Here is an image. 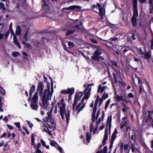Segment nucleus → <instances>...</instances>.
Returning <instances> with one entry per match:
<instances>
[{
	"instance_id": "1",
	"label": "nucleus",
	"mask_w": 153,
	"mask_h": 153,
	"mask_svg": "<svg viewBox=\"0 0 153 153\" xmlns=\"http://www.w3.org/2000/svg\"><path fill=\"white\" fill-rule=\"evenodd\" d=\"M82 23L81 21H79L77 20H75L74 23L71 25L73 29L68 30L66 34V36H68L69 35L74 33L75 31L79 32L82 31V28L80 27V26H82Z\"/></svg>"
},
{
	"instance_id": "2",
	"label": "nucleus",
	"mask_w": 153,
	"mask_h": 153,
	"mask_svg": "<svg viewBox=\"0 0 153 153\" xmlns=\"http://www.w3.org/2000/svg\"><path fill=\"white\" fill-rule=\"evenodd\" d=\"M65 105V104H64L62 105V106H60V114L61 116V118L63 120L64 119V115L65 114L66 119V123L68 124L69 122V121L70 120V111H68L67 113Z\"/></svg>"
},
{
	"instance_id": "3",
	"label": "nucleus",
	"mask_w": 153,
	"mask_h": 153,
	"mask_svg": "<svg viewBox=\"0 0 153 153\" xmlns=\"http://www.w3.org/2000/svg\"><path fill=\"white\" fill-rule=\"evenodd\" d=\"M102 48L96 50L93 55L91 56V59L94 60H96L98 62H99L100 61V59L101 58V56H99L102 54Z\"/></svg>"
},
{
	"instance_id": "4",
	"label": "nucleus",
	"mask_w": 153,
	"mask_h": 153,
	"mask_svg": "<svg viewBox=\"0 0 153 153\" xmlns=\"http://www.w3.org/2000/svg\"><path fill=\"white\" fill-rule=\"evenodd\" d=\"M52 94H50V92L47 91L46 89H45L44 93H42V95L41 97L42 100H49L51 99Z\"/></svg>"
},
{
	"instance_id": "5",
	"label": "nucleus",
	"mask_w": 153,
	"mask_h": 153,
	"mask_svg": "<svg viewBox=\"0 0 153 153\" xmlns=\"http://www.w3.org/2000/svg\"><path fill=\"white\" fill-rule=\"evenodd\" d=\"M148 119L145 118L144 117V121L145 122H148V121H151L152 120V117H151L153 113V108L152 109L151 111L148 110ZM147 111H146L145 112L144 111V116L146 114H147Z\"/></svg>"
},
{
	"instance_id": "6",
	"label": "nucleus",
	"mask_w": 153,
	"mask_h": 153,
	"mask_svg": "<svg viewBox=\"0 0 153 153\" xmlns=\"http://www.w3.org/2000/svg\"><path fill=\"white\" fill-rule=\"evenodd\" d=\"M152 57V51L149 50L147 51L146 50L144 52V59L147 60L148 62H150Z\"/></svg>"
},
{
	"instance_id": "7",
	"label": "nucleus",
	"mask_w": 153,
	"mask_h": 153,
	"mask_svg": "<svg viewBox=\"0 0 153 153\" xmlns=\"http://www.w3.org/2000/svg\"><path fill=\"white\" fill-rule=\"evenodd\" d=\"M44 87V85L43 82H38L37 87V90L38 92H39L40 97H41L42 95Z\"/></svg>"
},
{
	"instance_id": "8",
	"label": "nucleus",
	"mask_w": 153,
	"mask_h": 153,
	"mask_svg": "<svg viewBox=\"0 0 153 153\" xmlns=\"http://www.w3.org/2000/svg\"><path fill=\"white\" fill-rule=\"evenodd\" d=\"M129 122L128 121H123L120 124V128H123L125 127L127 132L128 131V130H130V128L129 126Z\"/></svg>"
},
{
	"instance_id": "9",
	"label": "nucleus",
	"mask_w": 153,
	"mask_h": 153,
	"mask_svg": "<svg viewBox=\"0 0 153 153\" xmlns=\"http://www.w3.org/2000/svg\"><path fill=\"white\" fill-rule=\"evenodd\" d=\"M81 7L80 6L74 5L70 6L68 7H64L62 9V11L63 12L65 10H73L76 9H80Z\"/></svg>"
},
{
	"instance_id": "10",
	"label": "nucleus",
	"mask_w": 153,
	"mask_h": 153,
	"mask_svg": "<svg viewBox=\"0 0 153 153\" xmlns=\"http://www.w3.org/2000/svg\"><path fill=\"white\" fill-rule=\"evenodd\" d=\"M108 138V128L107 127L105 129L104 135L102 140V144L104 146L106 143V141Z\"/></svg>"
},
{
	"instance_id": "11",
	"label": "nucleus",
	"mask_w": 153,
	"mask_h": 153,
	"mask_svg": "<svg viewBox=\"0 0 153 153\" xmlns=\"http://www.w3.org/2000/svg\"><path fill=\"white\" fill-rule=\"evenodd\" d=\"M85 104H83L80 103H79L78 105L76 106V110H78L77 113L79 114L80 111H82L84 108Z\"/></svg>"
},
{
	"instance_id": "12",
	"label": "nucleus",
	"mask_w": 153,
	"mask_h": 153,
	"mask_svg": "<svg viewBox=\"0 0 153 153\" xmlns=\"http://www.w3.org/2000/svg\"><path fill=\"white\" fill-rule=\"evenodd\" d=\"M144 83L145 84L147 88V90L148 92L151 94L152 93V91L151 86L149 85V82H148L147 80H144Z\"/></svg>"
},
{
	"instance_id": "13",
	"label": "nucleus",
	"mask_w": 153,
	"mask_h": 153,
	"mask_svg": "<svg viewBox=\"0 0 153 153\" xmlns=\"http://www.w3.org/2000/svg\"><path fill=\"white\" fill-rule=\"evenodd\" d=\"M33 103H36L38 101V92H36L32 99Z\"/></svg>"
},
{
	"instance_id": "14",
	"label": "nucleus",
	"mask_w": 153,
	"mask_h": 153,
	"mask_svg": "<svg viewBox=\"0 0 153 153\" xmlns=\"http://www.w3.org/2000/svg\"><path fill=\"white\" fill-rule=\"evenodd\" d=\"M137 140L142 144L143 146V135L140 133H139L137 135Z\"/></svg>"
},
{
	"instance_id": "15",
	"label": "nucleus",
	"mask_w": 153,
	"mask_h": 153,
	"mask_svg": "<svg viewBox=\"0 0 153 153\" xmlns=\"http://www.w3.org/2000/svg\"><path fill=\"white\" fill-rule=\"evenodd\" d=\"M111 116H110V117H108L107 123L106 125H108L109 131H110L111 127Z\"/></svg>"
},
{
	"instance_id": "16",
	"label": "nucleus",
	"mask_w": 153,
	"mask_h": 153,
	"mask_svg": "<svg viewBox=\"0 0 153 153\" xmlns=\"http://www.w3.org/2000/svg\"><path fill=\"white\" fill-rule=\"evenodd\" d=\"M133 15L132 17H135L138 16V13L137 9V7H133Z\"/></svg>"
},
{
	"instance_id": "17",
	"label": "nucleus",
	"mask_w": 153,
	"mask_h": 153,
	"mask_svg": "<svg viewBox=\"0 0 153 153\" xmlns=\"http://www.w3.org/2000/svg\"><path fill=\"white\" fill-rule=\"evenodd\" d=\"M144 149L145 150V153H153V151L149 150V148L144 142Z\"/></svg>"
},
{
	"instance_id": "18",
	"label": "nucleus",
	"mask_w": 153,
	"mask_h": 153,
	"mask_svg": "<svg viewBox=\"0 0 153 153\" xmlns=\"http://www.w3.org/2000/svg\"><path fill=\"white\" fill-rule=\"evenodd\" d=\"M42 104L43 106V107L47 109L48 108V100H42Z\"/></svg>"
},
{
	"instance_id": "19",
	"label": "nucleus",
	"mask_w": 153,
	"mask_h": 153,
	"mask_svg": "<svg viewBox=\"0 0 153 153\" xmlns=\"http://www.w3.org/2000/svg\"><path fill=\"white\" fill-rule=\"evenodd\" d=\"M35 89V86L34 85H33L30 88V90L29 92V95L30 97H31L32 93L34 92Z\"/></svg>"
},
{
	"instance_id": "20",
	"label": "nucleus",
	"mask_w": 153,
	"mask_h": 153,
	"mask_svg": "<svg viewBox=\"0 0 153 153\" xmlns=\"http://www.w3.org/2000/svg\"><path fill=\"white\" fill-rule=\"evenodd\" d=\"M106 87L105 86H103L102 88V86L101 85H100L99 86V87H98V90H97V92H99L100 91L101 93H102L103 91H104V90L105 89Z\"/></svg>"
},
{
	"instance_id": "21",
	"label": "nucleus",
	"mask_w": 153,
	"mask_h": 153,
	"mask_svg": "<svg viewBox=\"0 0 153 153\" xmlns=\"http://www.w3.org/2000/svg\"><path fill=\"white\" fill-rule=\"evenodd\" d=\"M50 120V122H51V123L52 125V126L54 128H56L55 126L56 125V122L55 120L53 119V118H52L51 119H49Z\"/></svg>"
},
{
	"instance_id": "22",
	"label": "nucleus",
	"mask_w": 153,
	"mask_h": 153,
	"mask_svg": "<svg viewBox=\"0 0 153 153\" xmlns=\"http://www.w3.org/2000/svg\"><path fill=\"white\" fill-rule=\"evenodd\" d=\"M30 106L35 111H37L38 106L36 103H32L30 105Z\"/></svg>"
},
{
	"instance_id": "23",
	"label": "nucleus",
	"mask_w": 153,
	"mask_h": 153,
	"mask_svg": "<svg viewBox=\"0 0 153 153\" xmlns=\"http://www.w3.org/2000/svg\"><path fill=\"white\" fill-rule=\"evenodd\" d=\"M131 22L133 26L136 27L137 25L136 18L134 17H132Z\"/></svg>"
},
{
	"instance_id": "24",
	"label": "nucleus",
	"mask_w": 153,
	"mask_h": 153,
	"mask_svg": "<svg viewBox=\"0 0 153 153\" xmlns=\"http://www.w3.org/2000/svg\"><path fill=\"white\" fill-rule=\"evenodd\" d=\"M145 103L144 104V109L148 106V105L149 103V100L147 97L145 98Z\"/></svg>"
},
{
	"instance_id": "25",
	"label": "nucleus",
	"mask_w": 153,
	"mask_h": 153,
	"mask_svg": "<svg viewBox=\"0 0 153 153\" xmlns=\"http://www.w3.org/2000/svg\"><path fill=\"white\" fill-rule=\"evenodd\" d=\"M68 94H70L71 95L74 93V88H68Z\"/></svg>"
},
{
	"instance_id": "26",
	"label": "nucleus",
	"mask_w": 153,
	"mask_h": 153,
	"mask_svg": "<svg viewBox=\"0 0 153 153\" xmlns=\"http://www.w3.org/2000/svg\"><path fill=\"white\" fill-rule=\"evenodd\" d=\"M30 28H28L27 30L26 31L25 33L23 35V39H25V41H27V36L28 34V33L29 30Z\"/></svg>"
},
{
	"instance_id": "27",
	"label": "nucleus",
	"mask_w": 153,
	"mask_h": 153,
	"mask_svg": "<svg viewBox=\"0 0 153 153\" xmlns=\"http://www.w3.org/2000/svg\"><path fill=\"white\" fill-rule=\"evenodd\" d=\"M21 33V30L19 26L17 25L16 27V34L18 35Z\"/></svg>"
},
{
	"instance_id": "28",
	"label": "nucleus",
	"mask_w": 153,
	"mask_h": 153,
	"mask_svg": "<svg viewBox=\"0 0 153 153\" xmlns=\"http://www.w3.org/2000/svg\"><path fill=\"white\" fill-rule=\"evenodd\" d=\"M130 148L131 149L132 152H134L135 151H137L138 150L135 147L134 145L133 144H131Z\"/></svg>"
},
{
	"instance_id": "29",
	"label": "nucleus",
	"mask_w": 153,
	"mask_h": 153,
	"mask_svg": "<svg viewBox=\"0 0 153 153\" xmlns=\"http://www.w3.org/2000/svg\"><path fill=\"white\" fill-rule=\"evenodd\" d=\"M110 62L112 65H114L118 68H120V66L118 65V63L117 61L112 60H111Z\"/></svg>"
},
{
	"instance_id": "30",
	"label": "nucleus",
	"mask_w": 153,
	"mask_h": 153,
	"mask_svg": "<svg viewBox=\"0 0 153 153\" xmlns=\"http://www.w3.org/2000/svg\"><path fill=\"white\" fill-rule=\"evenodd\" d=\"M85 92V93H84L85 94V95L83 97L85 98V99L87 100L89 97L91 93H90L88 91H87L86 92Z\"/></svg>"
},
{
	"instance_id": "31",
	"label": "nucleus",
	"mask_w": 153,
	"mask_h": 153,
	"mask_svg": "<svg viewBox=\"0 0 153 153\" xmlns=\"http://www.w3.org/2000/svg\"><path fill=\"white\" fill-rule=\"evenodd\" d=\"M116 98L117 100V101L118 102L120 101L121 100H123L124 101H125V100H124L123 98V97L122 96H119L118 95H116Z\"/></svg>"
},
{
	"instance_id": "32",
	"label": "nucleus",
	"mask_w": 153,
	"mask_h": 153,
	"mask_svg": "<svg viewBox=\"0 0 153 153\" xmlns=\"http://www.w3.org/2000/svg\"><path fill=\"white\" fill-rule=\"evenodd\" d=\"M34 134H32L31 136V141L32 144L34 146H35L36 144L34 143Z\"/></svg>"
},
{
	"instance_id": "33",
	"label": "nucleus",
	"mask_w": 153,
	"mask_h": 153,
	"mask_svg": "<svg viewBox=\"0 0 153 153\" xmlns=\"http://www.w3.org/2000/svg\"><path fill=\"white\" fill-rule=\"evenodd\" d=\"M13 41L15 44L19 48H21V46L18 39H15L13 40Z\"/></svg>"
},
{
	"instance_id": "34",
	"label": "nucleus",
	"mask_w": 153,
	"mask_h": 153,
	"mask_svg": "<svg viewBox=\"0 0 153 153\" xmlns=\"http://www.w3.org/2000/svg\"><path fill=\"white\" fill-rule=\"evenodd\" d=\"M99 96H97V99L95 101L94 107L93 108L97 109V105L98 102V101Z\"/></svg>"
},
{
	"instance_id": "35",
	"label": "nucleus",
	"mask_w": 153,
	"mask_h": 153,
	"mask_svg": "<svg viewBox=\"0 0 153 153\" xmlns=\"http://www.w3.org/2000/svg\"><path fill=\"white\" fill-rule=\"evenodd\" d=\"M99 14L100 16H103L104 14H105L104 12H103V9L102 8L100 7L99 8Z\"/></svg>"
},
{
	"instance_id": "36",
	"label": "nucleus",
	"mask_w": 153,
	"mask_h": 153,
	"mask_svg": "<svg viewBox=\"0 0 153 153\" xmlns=\"http://www.w3.org/2000/svg\"><path fill=\"white\" fill-rule=\"evenodd\" d=\"M91 138V135L89 134L88 133H87L86 134V139L87 141L89 142Z\"/></svg>"
},
{
	"instance_id": "37",
	"label": "nucleus",
	"mask_w": 153,
	"mask_h": 153,
	"mask_svg": "<svg viewBox=\"0 0 153 153\" xmlns=\"http://www.w3.org/2000/svg\"><path fill=\"white\" fill-rule=\"evenodd\" d=\"M123 105L125 107H123L122 108V111L123 112L126 111L127 110H128L129 109L128 107L126 106L125 104H123Z\"/></svg>"
},
{
	"instance_id": "38",
	"label": "nucleus",
	"mask_w": 153,
	"mask_h": 153,
	"mask_svg": "<svg viewBox=\"0 0 153 153\" xmlns=\"http://www.w3.org/2000/svg\"><path fill=\"white\" fill-rule=\"evenodd\" d=\"M111 100L110 99L108 100L106 102L105 106V110H106L108 107V105L110 103Z\"/></svg>"
},
{
	"instance_id": "39",
	"label": "nucleus",
	"mask_w": 153,
	"mask_h": 153,
	"mask_svg": "<svg viewBox=\"0 0 153 153\" xmlns=\"http://www.w3.org/2000/svg\"><path fill=\"white\" fill-rule=\"evenodd\" d=\"M79 98V95L78 94H76L75 96L74 100V102L77 103Z\"/></svg>"
},
{
	"instance_id": "40",
	"label": "nucleus",
	"mask_w": 153,
	"mask_h": 153,
	"mask_svg": "<svg viewBox=\"0 0 153 153\" xmlns=\"http://www.w3.org/2000/svg\"><path fill=\"white\" fill-rule=\"evenodd\" d=\"M116 135L115 134H112L111 142L114 143V140L116 138Z\"/></svg>"
},
{
	"instance_id": "41",
	"label": "nucleus",
	"mask_w": 153,
	"mask_h": 153,
	"mask_svg": "<svg viewBox=\"0 0 153 153\" xmlns=\"http://www.w3.org/2000/svg\"><path fill=\"white\" fill-rule=\"evenodd\" d=\"M149 10H150L149 13H150L153 14V4H151L150 5V7L149 8Z\"/></svg>"
},
{
	"instance_id": "42",
	"label": "nucleus",
	"mask_w": 153,
	"mask_h": 153,
	"mask_svg": "<svg viewBox=\"0 0 153 153\" xmlns=\"http://www.w3.org/2000/svg\"><path fill=\"white\" fill-rule=\"evenodd\" d=\"M52 111L51 110L50 111V112H47V114L48 115V120H49L50 119H51L52 118V114H51Z\"/></svg>"
},
{
	"instance_id": "43",
	"label": "nucleus",
	"mask_w": 153,
	"mask_h": 153,
	"mask_svg": "<svg viewBox=\"0 0 153 153\" xmlns=\"http://www.w3.org/2000/svg\"><path fill=\"white\" fill-rule=\"evenodd\" d=\"M0 88H1V89H0V94L3 96L5 95L6 94L5 90L1 88V87Z\"/></svg>"
},
{
	"instance_id": "44",
	"label": "nucleus",
	"mask_w": 153,
	"mask_h": 153,
	"mask_svg": "<svg viewBox=\"0 0 153 153\" xmlns=\"http://www.w3.org/2000/svg\"><path fill=\"white\" fill-rule=\"evenodd\" d=\"M20 54V53L19 52L16 51H14L13 53V56L16 57L19 56Z\"/></svg>"
},
{
	"instance_id": "45",
	"label": "nucleus",
	"mask_w": 153,
	"mask_h": 153,
	"mask_svg": "<svg viewBox=\"0 0 153 153\" xmlns=\"http://www.w3.org/2000/svg\"><path fill=\"white\" fill-rule=\"evenodd\" d=\"M4 3L0 2V8L2 10H5V8L4 7Z\"/></svg>"
},
{
	"instance_id": "46",
	"label": "nucleus",
	"mask_w": 153,
	"mask_h": 153,
	"mask_svg": "<svg viewBox=\"0 0 153 153\" xmlns=\"http://www.w3.org/2000/svg\"><path fill=\"white\" fill-rule=\"evenodd\" d=\"M91 88L88 86L86 88L84 92V93H85L86 91L87 90L88 92L91 93Z\"/></svg>"
},
{
	"instance_id": "47",
	"label": "nucleus",
	"mask_w": 153,
	"mask_h": 153,
	"mask_svg": "<svg viewBox=\"0 0 153 153\" xmlns=\"http://www.w3.org/2000/svg\"><path fill=\"white\" fill-rule=\"evenodd\" d=\"M113 78L114 80V82L115 83H117V76L116 74L114 73H113Z\"/></svg>"
},
{
	"instance_id": "48",
	"label": "nucleus",
	"mask_w": 153,
	"mask_h": 153,
	"mask_svg": "<svg viewBox=\"0 0 153 153\" xmlns=\"http://www.w3.org/2000/svg\"><path fill=\"white\" fill-rule=\"evenodd\" d=\"M133 7H137V0H132Z\"/></svg>"
},
{
	"instance_id": "49",
	"label": "nucleus",
	"mask_w": 153,
	"mask_h": 153,
	"mask_svg": "<svg viewBox=\"0 0 153 153\" xmlns=\"http://www.w3.org/2000/svg\"><path fill=\"white\" fill-rule=\"evenodd\" d=\"M9 34V31H7L5 33L3 34V36H5V39H6L8 37Z\"/></svg>"
},
{
	"instance_id": "50",
	"label": "nucleus",
	"mask_w": 153,
	"mask_h": 153,
	"mask_svg": "<svg viewBox=\"0 0 153 153\" xmlns=\"http://www.w3.org/2000/svg\"><path fill=\"white\" fill-rule=\"evenodd\" d=\"M108 97V94H105L104 93L103 94L102 96V98L103 100H105L106 98H107Z\"/></svg>"
},
{
	"instance_id": "51",
	"label": "nucleus",
	"mask_w": 153,
	"mask_h": 153,
	"mask_svg": "<svg viewBox=\"0 0 153 153\" xmlns=\"http://www.w3.org/2000/svg\"><path fill=\"white\" fill-rule=\"evenodd\" d=\"M94 127L93 123H91L90 125V132H92L93 130Z\"/></svg>"
},
{
	"instance_id": "52",
	"label": "nucleus",
	"mask_w": 153,
	"mask_h": 153,
	"mask_svg": "<svg viewBox=\"0 0 153 153\" xmlns=\"http://www.w3.org/2000/svg\"><path fill=\"white\" fill-rule=\"evenodd\" d=\"M103 100L102 98H100L99 97L98 101L100 102V103L98 105L99 107L100 106L101 104L102 103Z\"/></svg>"
},
{
	"instance_id": "53",
	"label": "nucleus",
	"mask_w": 153,
	"mask_h": 153,
	"mask_svg": "<svg viewBox=\"0 0 153 153\" xmlns=\"http://www.w3.org/2000/svg\"><path fill=\"white\" fill-rule=\"evenodd\" d=\"M97 109L93 108V110L92 115V117H95L96 114V111Z\"/></svg>"
},
{
	"instance_id": "54",
	"label": "nucleus",
	"mask_w": 153,
	"mask_h": 153,
	"mask_svg": "<svg viewBox=\"0 0 153 153\" xmlns=\"http://www.w3.org/2000/svg\"><path fill=\"white\" fill-rule=\"evenodd\" d=\"M27 121L28 125L29 126V127L31 128L33 127V125L32 123L30 122V121L28 120H27Z\"/></svg>"
},
{
	"instance_id": "55",
	"label": "nucleus",
	"mask_w": 153,
	"mask_h": 153,
	"mask_svg": "<svg viewBox=\"0 0 153 153\" xmlns=\"http://www.w3.org/2000/svg\"><path fill=\"white\" fill-rule=\"evenodd\" d=\"M68 46L71 48H72L74 46V43L71 42H68Z\"/></svg>"
},
{
	"instance_id": "56",
	"label": "nucleus",
	"mask_w": 153,
	"mask_h": 153,
	"mask_svg": "<svg viewBox=\"0 0 153 153\" xmlns=\"http://www.w3.org/2000/svg\"><path fill=\"white\" fill-rule=\"evenodd\" d=\"M100 110V109L97 111L96 117V120H97V119L98 118V117L99 116Z\"/></svg>"
},
{
	"instance_id": "57",
	"label": "nucleus",
	"mask_w": 153,
	"mask_h": 153,
	"mask_svg": "<svg viewBox=\"0 0 153 153\" xmlns=\"http://www.w3.org/2000/svg\"><path fill=\"white\" fill-rule=\"evenodd\" d=\"M6 125H7V128H9V129H10V130H12L14 128V127L13 126H11L10 125L7 124Z\"/></svg>"
},
{
	"instance_id": "58",
	"label": "nucleus",
	"mask_w": 153,
	"mask_h": 153,
	"mask_svg": "<svg viewBox=\"0 0 153 153\" xmlns=\"http://www.w3.org/2000/svg\"><path fill=\"white\" fill-rule=\"evenodd\" d=\"M62 44L65 50H66L67 47L66 44L63 41H62Z\"/></svg>"
},
{
	"instance_id": "59",
	"label": "nucleus",
	"mask_w": 153,
	"mask_h": 153,
	"mask_svg": "<svg viewBox=\"0 0 153 153\" xmlns=\"http://www.w3.org/2000/svg\"><path fill=\"white\" fill-rule=\"evenodd\" d=\"M61 93L64 94H68V91L67 90H62L61 91Z\"/></svg>"
},
{
	"instance_id": "60",
	"label": "nucleus",
	"mask_w": 153,
	"mask_h": 153,
	"mask_svg": "<svg viewBox=\"0 0 153 153\" xmlns=\"http://www.w3.org/2000/svg\"><path fill=\"white\" fill-rule=\"evenodd\" d=\"M90 40H91V42L93 43L96 44H97V42L96 40L91 39H90Z\"/></svg>"
},
{
	"instance_id": "61",
	"label": "nucleus",
	"mask_w": 153,
	"mask_h": 153,
	"mask_svg": "<svg viewBox=\"0 0 153 153\" xmlns=\"http://www.w3.org/2000/svg\"><path fill=\"white\" fill-rule=\"evenodd\" d=\"M137 51L142 55L143 54V53L142 51V50L141 48H139L137 49Z\"/></svg>"
},
{
	"instance_id": "62",
	"label": "nucleus",
	"mask_w": 153,
	"mask_h": 153,
	"mask_svg": "<svg viewBox=\"0 0 153 153\" xmlns=\"http://www.w3.org/2000/svg\"><path fill=\"white\" fill-rule=\"evenodd\" d=\"M107 147L106 146H105L103 149L102 152H104L105 153H107Z\"/></svg>"
},
{
	"instance_id": "63",
	"label": "nucleus",
	"mask_w": 153,
	"mask_h": 153,
	"mask_svg": "<svg viewBox=\"0 0 153 153\" xmlns=\"http://www.w3.org/2000/svg\"><path fill=\"white\" fill-rule=\"evenodd\" d=\"M128 96L129 98H133L134 97V95L131 93H129L128 94Z\"/></svg>"
},
{
	"instance_id": "64",
	"label": "nucleus",
	"mask_w": 153,
	"mask_h": 153,
	"mask_svg": "<svg viewBox=\"0 0 153 153\" xmlns=\"http://www.w3.org/2000/svg\"><path fill=\"white\" fill-rule=\"evenodd\" d=\"M151 42V48L152 49H153V39L150 41Z\"/></svg>"
}]
</instances>
